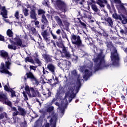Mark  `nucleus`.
Returning <instances> with one entry per match:
<instances>
[{"instance_id": "393cba45", "label": "nucleus", "mask_w": 127, "mask_h": 127, "mask_svg": "<svg viewBox=\"0 0 127 127\" xmlns=\"http://www.w3.org/2000/svg\"><path fill=\"white\" fill-rule=\"evenodd\" d=\"M90 76H92V71H90L87 69H86L84 71V75L83 78H89Z\"/></svg>"}, {"instance_id": "c756f323", "label": "nucleus", "mask_w": 127, "mask_h": 127, "mask_svg": "<svg viewBox=\"0 0 127 127\" xmlns=\"http://www.w3.org/2000/svg\"><path fill=\"white\" fill-rule=\"evenodd\" d=\"M56 44L58 46V47H59L60 48H62L63 50L64 48H66V47L64 46V44H63V43L62 42H57Z\"/></svg>"}, {"instance_id": "423d86ee", "label": "nucleus", "mask_w": 127, "mask_h": 127, "mask_svg": "<svg viewBox=\"0 0 127 127\" xmlns=\"http://www.w3.org/2000/svg\"><path fill=\"white\" fill-rule=\"evenodd\" d=\"M70 40L72 44L74 45L75 47H77V48H80V47L83 46L81 37L78 35H75L74 34H71Z\"/></svg>"}, {"instance_id": "69168bd1", "label": "nucleus", "mask_w": 127, "mask_h": 127, "mask_svg": "<svg viewBox=\"0 0 127 127\" xmlns=\"http://www.w3.org/2000/svg\"><path fill=\"white\" fill-rule=\"evenodd\" d=\"M72 60H74V61L78 60V56L73 55Z\"/></svg>"}, {"instance_id": "39448f33", "label": "nucleus", "mask_w": 127, "mask_h": 127, "mask_svg": "<svg viewBox=\"0 0 127 127\" xmlns=\"http://www.w3.org/2000/svg\"><path fill=\"white\" fill-rule=\"evenodd\" d=\"M9 41L11 44L8 45L7 48L11 50L17 49V46H20V47L22 48L26 47L27 46V44H23L22 40L18 37L14 38V41L10 38L9 39Z\"/></svg>"}, {"instance_id": "5fc2aeb1", "label": "nucleus", "mask_w": 127, "mask_h": 127, "mask_svg": "<svg viewBox=\"0 0 127 127\" xmlns=\"http://www.w3.org/2000/svg\"><path fill=\"white\" fill-rule=\"evenodd\" d=\"M25 90L27 91V93H28V92H30V87L29 88V86H28V85H26L25 87Z\"/></svg>"}, {"instance_id": "cd10ccee", "label": "nucleus", "mask_w": 127, "mask_h": 127, "mask_svg": "<svg viewBox=\"0 0 127 127\" xmlns=\"http://www.w3.org/2000/svg\"><path fill=\"white\" fill-rule=\"evenodd\" d=\"M6 34L9 37H11V38L13 37V32L9 29L7 30Z\"/></svg>"}, {"instance_id": "864d4df0", "label": "nucleus", "mask_w": 127, "mask_h": 127, "mask_svg": "<svg viewBox=\"0 0 127 127\" xmlns=\"http://www.w3.org/2000/svg\"><path fill=\"white\" fill-rule=\"evenodd\" d=\"M29 68L30 70H33L34 71H36V68H37V66L30 65Z\"/></svg>"}, {"instance_id": "6e6552de", "label": "nucleus", "mask_w": 127, "mask_h": 127, "mask_svg": "<svg viewBox=\"0 0 127 127\" xmlns=\"http://www.w3.org/2000/svg\"><path fill=\"white\" fill-rule=\"evenodd\" d=\"M111 59L113 62V65H117L119 63L120 58H119V54L115 47H112L111 49Z\"/></svg>"}, {"instance_id": "dca6fc26", "label": "nucleus", "mask_w": 127, "mask_h": 127, "mask_svg": "<svg viewBox=\"0 0 127 127\" xmlns=\"http://www.w3.org/2000/svg\"><path fill=\"white\" fill-rule=\"evenodd\" d=\"M58 100H59V97L56 95L55 98H54L52 101L49 103L50 106H52L53 104H55L57 107H60V103L58 102Z\"/></svg>"}, {"instance_id": "680f3d73", "label": "nucleus", "mask_w": 127, "mask_h": 127, "mask_svg": "<svg viewBox=\"0 0 127 127\" xmlns=\"http://www.w3.org/2000/svg\"><path fill=\"white\" fill-rule=\"evenodd\" d=\"M0 41H4V37L1 35H0Z\"/></svg>"}, {"instance_id": "a211bd4d", "label": "nucleus", "mask_w": 127, "mask_h": 127, "mask_svg": "<svg viewBox=\"0 0 127 127\" xmlns=\"http://www.w3.org/2000/svg\"><path fill=\"white\" fill-rule=\"evenodd\" d=\"M125 5H126V6H127V3H121L118 5H116V6L117 9H118V10H121L122 11H126V10H127V9L125 7Z\"/></svg>"}, {"instance_id": "e433bc0d", "label": "nucleus", "mask_w": 127, "mask_h": 127, "mask_svg": "<svg viewBox=\"0 0 127 127\" xmlns=\"http://www.w3.org/2000/svg\"><path fill=\"white\" fill-rule=\"evenodd\" d=\"M64 64L65 65V67H70L71 66V62L68 61H64Z\"/></svg>"}, {"instance_id": "13d9d810", "label": "nucleus", "mask_w": 127, "mask_h": 127, "mask_svg": "<svg viewBox=\"0 0 127 127\" xmlns=\"http://www.w3.org/2000/svg\"><path fill=\"white\" fill-rule=\"evenodd\" d=\"M71 75H74V76H76L77 75V71H76L75 69L72 70L71 72Z\"/></svg>"}, {"instance_id": "412c9836", "label": "nucleus", "mask_w": 127, "mask_h": 127, "mask_svg": "<svg viewBox=\"0 0 127 127\" xmlns=\"http://www.w3.org/2000/svg\"><path fill=\"white\" fill-rule=\"evenodd\" d=\"M54 18H55V20L57 21V23H58V24L60 26V27H64L63 22H62V20H61V18H60V17H59V16H55L54 17Z\"/></svg>"}, {"instance_id": "9b49d317", "label": "nucleus", "mask_w": 127, "mask_h": 127, "mask_svg": "<svg viewBox=\"0 0 127 127\" xmlns=\"http://www.w3.org/2000/svg\"><path fill=\"white\" fill-rule=\"evenodd\" d=\"M29 98H35V97H38V98H41V95L39 93L38 90H34L33 87H30V91L27 92Z\"/></svg>"}, {"instance_id": "72a5a7b5", "label": "nucleus", "mask_w": 127, "mask_h": 127, "mask_svg": "<svg viewBox=\"0 0 127 127\" xmlns=\"http://www.w3.org/2000/svg\"><path fill=\"white\" fill-rule=\"evenodd\" d=\"M4 87V90L6 91V92H9L11 90L10 88H9V84L8 83H7L6 85H3Z\"/></svg>"}, {"instance_id": "37998d69", "label": "nucleus", "mask_w": 127, "mask_h": 127, "mask_svg": "<svg viewBox=\"0 0 127 127\" xmlns=\"http://www.w3.org/2000/svg\"><path fill=\"white\" fill-rule=\"evenodd\" d=\"M103 31L102 32V36L104 37H105V38H108L109 37V35L104 30H102Z\"/></svg>"}, {"instance_id": "ddd939ff", "label": "nucleus", "mask_w": 127, "mask_h": 127, "mask_svg": "<svg viewBox=\"0 0 127 127\" xmlns=\"http://www.w3.org/2000/svg\"><path fill=\"white\" fill-rule=\"evenodd\" d=\"M78 14L84 18H87L88 19H92L93 18L92 13L87 10H82L81 13L80 11H78Z\"/></svg>"}, {"instance_id": "09e8293b", "label": "nucleus", "mask_w": 127, "mask_h": 127, "mask_svg": "<svg viewBox=\"0 0 127 127\" xmlns=\"http://www.w3.org/2000/svg\"><path fill=\"white\" fill-rule=\"evenodd\" d=\"M113 1L116 3V5H118L122 3V1H121V0H113Z\"/></svg>"}, {"instance_id": "3c124183", "label": "nucleus", "mask_w": 127, "mask_h": 127, "mask_svg": "<svg viewBox=\"0 0 127 127\" xmlns=\"http://www.w3.org/2000/svg\"><path fill=\"white\" fill-rule=\"evenodd\" d=\"M47 25H49V24H42L41 26V28L42 30H44V29H45Z\"/></svg>"}, {"instance_id": "e2e57ef3", "label": "nucleus", "mask_w": 127, "mask_h": 127, "mask_svg": "<svg viewBox=\"0 0 127 127\" xmlns=\"http://www.w3.org/2000/svg\"><path fill=\"white\" fill-rule=\"evenodd\" d=\"M110 38L112 40H117V39H118L117 37H114L113 36H111Z\"/></svg>"}, {"instance_id": "7c9ffc66", "label": "nucleus", "mask_w": 127, "mask_h": 127, "mask_svg": "<svg viewBox=\"0 0 127 127\" xmlns=\"http://www.w3.org/2000/svg\"><path fill=\"white\" fill-rule=\"evenodd\" d=\"M25 62H30V63H32V64H34V63H35L33 59L29 58V57H27L25 59Z\"/></svg>"}, {"instance_id": "2f4dec72", "label": "nucleus", "mask_w": 127, "mask_h": 127, "mask_svg": "<svg viewBox=\"0 0 127 127\" xmlns=\"http://www.w3.org/2000/svg\"><path fill=\"white\" fill-rule=\"evenodd\" d=\"M14 17H15L16 19H17V20H19V18H20L19 11H16L14 14Z\"/></svg>"}, {"instance_id": "ea45409f", "label": "nucleus", "mask_w": 127, "mask_h": 127, "mask_svg": "<svg viewBox=\"0 0 127 127\" xmlns=\"http://www.w3.org/2000/svg\"><path fill=\"white\" fill-rule=\"evenodd\" d=\"M35 61L37 64H38V66H41V64H42L41 63V62H40V60L37 58L35 59Z\"/></svg>"}, {"instance_id": "49530a36", "label": "nucleus", "mask_w": 127, "mask_h": 127, "mask_svg": "<svg viewBox=\"0 0 127 127\" xmlns=\"http://www.w3.org/2000/svg\"><path fill=\"white\" fill-rule=\"evenodd\" d=\"M62 37L64 39H67V41H69V39H68V36H67V34L66 33H64L62 34Z\"/></svg>"}, {"instance_id": "6e6d98bb", "label": "nucleus", "mask_w": 127, "mask_h": 127, "mask_svg": "<svg viewBox=\"0 0 127 127\" xmlns=\"http://www.w3.org/2000/svg\"><path fill=\"white\" fill-rule=\"evenodd\" d=\"M51 34L53 38V39H57V36L56 35L54 34L53 32L52 31H51Z\"/></svg>"}, {"instance_id": "58836bf2", "label": "nucleus", "mask_w": 127, "mask_h": 127, "mask_svg": "<svg viewBox=\"0 0 127 127\" xmlns=\"http://www.w3.org/2000/svg\"><path fill=\"white\" fill-rule=\"evenodd\" d=\"M54 111V107L53 106H50L47 108V112L48 113H51V112H53Z\"/></svg>"}, {"instance_id": "de8ad7c7", "label": "nucleus", "mask_w": 127, "mask_h": 127, "mask_svg": "<svg viewBox=\"0 0 127 127\" xmlns=\"http://www.w3.org/2000/svg\"><path fill=\"white\" fill-rule=\"evenodd\" d=\"M102 30V29H101V30L97 31L96 34H97V35H99L100 36H102L103 34V30Z\"/></svg>"}, {"instance_id": "f704fd0d", "label": "nucleus", "mask_w": 127, "mask_h": 127, "mask_svg": "<svg viewBox=\"0 0 127 127\" xmlns=\"http://www.w3.org/2000/svg\"><path fill=\"white\" fill-rule=\"evenodd\" d=\"M120 32L121 34H127V28L124 27V29H121Z\"/></svg>"}, {"instance_id": "0e129e2a", "label": "nucleus", "mask_w": 127, "mask_h": 127, "mask_svg": "<svg viewBox=\"0 0 127 127\" xmlns=\"http://www.w3.org/2000/svg\"><path fill=\"white\" fill-rule=\"evenodd\" d=\"M51 91L49 89H48V97H51Z\"/></svg>"}, {"instance_id": "a878e982", "label": "nucleus", "mask_w": 127, "mask_h": 127, "mask_svg": "<svg viewBox=\"0 0 127 127\" xmlns=\"http://www.w3.org/2000/svg\"><path fill=\"white\" fill-rule=\"evenodd\" d=\"M63 93H65V91H64V88H63V87H60L56 95L58 96V97H60V95L63 94Z\"/></svg>"}, {"instance_id": "9d476101", "label": "nucleus", "mask_w": 127, "mask_h": 127, "mask_svg": "<svg viewBox=\"0 0 127 127\" xmlns=\"http://www.w3.org/2000/svg\"><path fill=\"white\" fill-rule=\"evenodd\" d=\"M42 36H43L44 40L48 43V44H50V43H52L53 46L54 47H56V43L54 40H51L50 42V37H49V33L47 32V30H46L41 33Z\"/></svg>"}, {"instance_id": "052dcab7", "label": "nucleus", "mask_w": 127, "mask_h": 127, "mask_svg": "<svg viewBox=\"0 0 127 127\" xmlns=\"http://www.w3.org/2000/svg\"><path fill=\"white\" fill-rule=\"evenodd\" d=\"M32 27L31 26V25H29V24H28V25H27L26 26V28H27V29H28V30H29V31L31 30Z\"/></svg>"}, {"instance_id": "aec40b11", "label": "nucleus", "mask_w": 127, "mask_h": 127, "mask_svg": "<svg viewBox=\"0 0 127 127\" xmlns=\"http://www.w3.org/2000/svg\"><path fill=\"white\" fill-rule=\"evenodd\" d=\"M96 3L98 4L100 7H105V4L104 3L107 4L108 1L107 0H97Z\"/></svg>"}, {"instance_id": "5701e85b", "label": "nucleus", "mask_w": 127, "mask_h": 127, "mask_svg": "<svg viewBox=\"0 0 127 127\" xmlns=\"http://www.w3.org/2000/svg\"><path fill=\"white\" fill-rule=\"evenodd\" d=\"M62 51H63V53H64L66 58H70V57H71V55H70V52L67 51V49L66 48H64L63 49Z\"/></svg>"}, {"instance_id": "0eeeda50", "label": "nucleus", "mask_w": 127, "mask_h": 127, "mask_svg": "<svg viewBox=\"0 0 127 127\" xmlns=\"http://www.w3.org/2000/svg\"><path fill=\"white\" fill-rule=\"evenodd\" d=\"M22 79L26 82L27 79H30L31 82L33 83L34 85H36V86H38L39 84V81H38V79L36 78V77L34 76V74L31 71H29V72H27L25 74V76H23Z\"/></svg>"}, {"instance_id": "a19ab883", "label": "nucleus", "mask_w": 127, "mask_h": 127, "mask_svg": "<svg viewBox=\"0 0 127 127\" xmlns=\"http://www.w3.org/2000/svg\"><path fill=\"white\" fill-rule=\"evenodd\" d=\"M30 31H32V33L33 34H37V31H36V29H35V28L32 27L31 28V30H30Z\"/></svg>"}, {"instance_id": "6ab92c4d", "label": "nucleus", "mask_w": 127, "mask_h": 127, "mask_svg": "<svg viewBox=\"0 0 127 127\" xmlns=\"http://www.w3.org/2000/svg\"><path fill=\"white\" fill-rule=\"evenodd\" d=\"M47 68L49 70L50 72H51L53 75H55V70H56V67L55 65L52 64H49L47 65Z\"/></svg>"}, {"instance_id": "774afa93", "label": "nucleus", "mask_w": 127, "mask_h": 127, "mask_svg": "<svg viewBox=\"0 0 127 127\" xmlns=\"http://www.w3.org/2000/svg\"><path fill=\"white\" fill-rule=\"evenodd\" d=\"M56 33H57V34H58V35H60V33H61V30H60V29H58V30L56 31Z\"/></svg>"}, {"instance_id": "f8f14e48", "label": "nucleus", "mask_w": 127, "mask_h": 127, "mask_svg": "<svg viewBox=\"0 0 127 127\" xmlns=\"http://www.w3.org/2000/svg\"><path fill=\"white\" fill-rule=\"evenodd\" d=\"M112 17L115 19H119L123 24H127V17H125V15L123 14L118 15L117 13L113 14Z\"/></svg>"}, {"instance_id": "4468645a", "label": "nucleus", "mask_w": 127, "mask_h": 127, "mask_svg": "<svg viewBox=\"0 0 127 127\" xmlns=\"http://www.w3.org/2000/svg\"><path fill=\"white\" fill-rule=\"evenodd\" d=\"M56 122H57V116L55 112H53L52 116L50 120V125L52 127H56Z\"/></svg>"}, {"instance_id": "4d7b16f0", "label": "nucleus", "mask_w": 127, "mask_h": 127, "mask_svg": "<svg viewBox=\"0 0 127 127\" xmlns=\"http://www.w3.org/2000/svg\"><path fill=\"white\" fill-rule=\"evenodd\" d=\"M35 125L34 126V127H38V126H39L40 124V121L39 120H37L36 122H35Z\"/></svg>"}, {"instance_id": "bb28decb", "label": "nucleus", "mask_w": 127, "mask_h": 127, "mask_svg": "<svg viewBox=\"0 0 127 127\" xmlns=\"http://www.w3.org/2000/svg\"><path fill=\"white\" fill-rule=\"evenodd\" d=\"M41 22L44 24H49V22L47 20L46 16L45 15H42V16Z\"/></svg>"}, {"instance_id": "f257e3e1", "label": "nucleus", "mask_w": 127, "mask_h": 127, "mask_svg": "<svg viewBox=\"0 0 127 127\" xmlns=\"http://www.w3.org/2000/svg\"><path fill=\"white\" fill-rule=\"evenodd\" d=\"M0 102L2 103L3 105H6L8 106V107H10L11 111L12 112H14L12 113V117H16V116H18V115H20L21 116H25L26 115V112H25V110L24 109L18 107V111L15 107H12V103L11 101L8 99L7 96L4 94H0Z\"/></svg>"}, {"instance_id": "338daca9", "label": "nucleus", "mask_w": 127, "mask_h": 127, "mask_svg": "<svg viewBox=\"0 0 127 127\" xmlns=\"http://www.w3.org/2000/svg\"><path fill=\"white\" fill-rule=\"evenodd\" d=\"M43 5H45V6H48V3L47 2V1H45L43 2Z\"/></svg>"}, {"instance_id": "4c0bfd02", "label": "nucleus", "mask_w": 127, "mask_h": 127, "mask_svg": "<svg viewBox=\"0 0 127 127\" xmlns=\"http://www.w3.org/2000/svg\"><path fill=\"white\" fill-rule=\"evenodd\" d=\"M45 13V11L42 9H39L38 10V15H40L41 14L44 15Z\"/></svg>"}, {"instance_id": "8fccbe9b", "label": "nucleus", "mask_w": 127, "mask_h": 127, "mask_svg": "<svg viewBox=\"0 0 127 127\" xmlns=\"http://www.w3.org/2000/svg\"><path fill=\"white\" fill-rule=\"evenodd\" d=\"M87 3L89 5L92 4V3H96V1L94 0H88L87 1Z\"/></svg>"}, {"instance_id": "bf43d9fd", "label": "nucleus", "mask_w": 127, "mask_h": 127, "mask_svg": "<svg viewBox=\"0 0 127 127\" xmlns=\"http://www.w3.org/2000/svg\"><path fill=\"white\" fill-rule=\"evenodd\" d=\"M26 6H27V8H30L31 10V9H33V6H32L29 4H27Z\"/></svg>"}, {"instance_id": "b1692460", "label": "nucleus", "mask_w": 127, "mask_h": 127, "mask_svg": "<svg viewBox=\"0 0 127 127\" xmlns=\"http://www.w3.org/2000/svg\"><path fill=\"white\" fill-rule=\"evenodd\" d=\"M105 21L108 23L109 26H111V27H113V25H114V20L112 19L111 17H108L105 19Z\"/></svg>"}, {"instance_id": "473e14b6", "label": "nucleus", "mask_w": 127, "mask_h": 127, "mask_svg": "<svg viewBox=\"0 0 127 127\" xmlns=\"http://www.w3.org/2000/svg\"><path fill=\"white\" fill-rule=\"evenodd\" d=\"M4 118L7 119V114L5 112H3L0 115V120H2Z\"/></svg>"}, {"instance_id": "7ed1b4c3", "label": "nucleus", "mask_w": 127, "mask_h": 127, "mask_svg": "<svg viewBox=\"0 0 127 127\" xmlns=\"http://www.w3.org/2000/svg\"><path fill=\"white\" fill-rule=\"evenodd\" d=\"M104 51H105V49H100L99 53L98 54L97 57L93 60L94 62L95 63L96 67L98 69H103V68L109 67L108 65H106Z\"/></svg>"}, {"instance_id": "c03bdc74", "label": "nucleus", "mask_w": 127, "mask_h": 127, "mask_svg": "<svg viewBox=\"0 0 127 127\" xmlns=\"http://www.w3.org/2000/svg\"><path fill=\"white\" fill-rule=\"evenodd\" d=\"M78 19L81 25H82V26H83V27H84V28H86V24H85V23H84V22H82V21H81V19H80L79 18H78Z\"/></svg>"}, {"instance_id": "c85d7f7f", "label": "nucleus", "mask_w": 127, "mask_h": 127, "mask_svg": "<svg viewBox=\"0 0 127 127\" xmlns=\"http://www.w3.org/2000/svg\"><path fill=\"white\" fill-rule=\"evenodd\" d=\"M22 12L24 16H28V15H29V13L28 12V9L26 8H23Z\"/></svg>"}, {"instance_id": "1a4fd4ad", "label": "nucleus", "mask_w": 127, "mask_h": 127, "mask_svg": "<svg viewBox=\"0 0 127 127\" xmlns=\"http://www.w3.org/2000/svg\"><path fill=\"white\" fill-rule=\"evenodd\" d=\"M56 6L58 9L64 12H66L68 10L67 4L62 0H57L56 1Z\"/></svg>"}, {"instance_id": "a18cd8bd", "label": "nucleus", "mask_w": 127, "mask_h": 127, "mask_svg": "<svg viewBox=\"0 0 127 127\" xmlns=\"http://www.w3.org/2000/svg\"><path fill=\"white\" fill-rule=\"evenodd\" d=\"M34 22L35 25L36 27H37L38 28H40V26H39V23H40L39 21H34Z\"/></svg>"}, {"instance_id": "2eb2a0df", "label": "nucleus", "mask_w": 127, "mask_h": 127, "mask_svg": "<svg viewBox=\"0 0 127 127\" xmlns=\"http://www.w3.org/2000/svg\"><path fill=\"white\" fill-rule=\"evenodd\" d=\"M35 10V6H33V9L30 12V17L31 19H34V20H37V17H36L37 14Z\"/></svg>"}, {"instance_id": "79ce46f5", "label": "nucleus", "mask_w": 127, "mask_h": 127, "mask_svg": "<svg viewBox=\"0 0 127 127\" xmlns=\"http://www.w3.org/2000/svg\"><path fill=\"white\" fill-rule=\"evenodd\" d=\"M10 93H11V97L13 98V97H16V95H15V91L13 90L12 89H11L10 90Z\"/></svg>"}, {"instance_id": "20e7f679", "label": "nucleus", "mask_w": 127, "mask_h": 127, "mask_svg": "<svg viewBox=\"0 0 127 127\" xmlns=\"http://www.w3.org/2000/svg\"><path fill=\"white\" fill-rule=\"evenodd\" d=\"M81 81L77 79L76 84L74 83L69 84L67 86V93L70 97L74 99L76 97V94L79 92V89L81 87Z\"/></svg>"}, {"instance_id": "f03ea898", "label": "nucleus", "mask_w": 127, "mask_h": 127, "mask_svg": "<svg viewBox=\"0 0 127 127\" xmlns=\"http://www.w3.org/2000/svg\"><path fill=\"white\" fill-rule=\"evenodd\" d=\"M1 56L4 59H8V61L5 62V64L3 63H1L0 65V73H3V74H7L9 76H12V73L9 72L8 70L10 69L9 66H10L11 63H10V59L8 58V54L7 52L4 51H1L0 52Z\"/></svg>"}, {"instance_id": "603ef678", "label": "nucleus", "mask_w": 127, "mask_h": 127, "mask_svg": "<svg viewBox=\"0 0 127 127\" xmlns=\"http://www.w3.org/2000/svg\"><path fill=\"white\" fill-rule=\"evenodd\" d=\"M24 97V100L25 101H28V97H27V95H26V93H25V92L24 91L22 93Z\"/></svg>"}, {"instance_id": "f3484780", "label": "nucleus", "mask_w": 127, "mask_h": 127, "mask_svg": "<svg viewBox=\"0 0 127 127\" xmlns=\"http://www.w3.org/2000/svg\"><path fill=\"white\" fill-rule=\"evenodd\" d=\"M0 14L2 15L3 18H7V10L5 8V6L1 7Z\"/></svg>"}, {"instance_id": "c9c22d12", "label": "nucleus", "mask_w": 127, "mask_h": 127, "mask_svg": "<svg viewBox=\"0 0 127 127\" xmlns=\"http://www.w3.org/2000/svg\"><path fill=\"white\" fill-rule=\"evenodd\" d=\"M91 8H92L93 10L95 11V12H98L99 9L98 7H97V5L96 4H92L91 5Z\"/></svg>"}, {"instance_id": "4be33fe9", "label": "nucleus", "mask_w": 127, "mask_h": 127, "mask_svg": "<svg viewBox=\"0 0 127 127\" xmlns=\"http://www.w3.org/2000/svg\"><path fill=\"white\" fill-rule=\"evenodd\" d=\"M42 56L46 62L48 63L52 62V59H51V56H50V55L47 54H43Z\"/></svg>"}]
</instances>
